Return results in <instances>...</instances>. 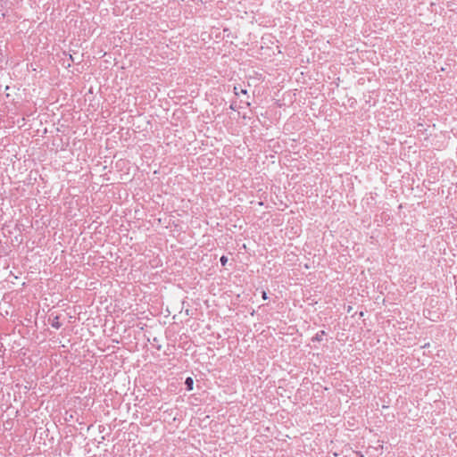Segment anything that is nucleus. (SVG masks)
Returning <instances> with one entry per match:
<instances>
[{
    "mask_svg": "<svg viewBox=\"0 0 457 457\" xmlns=\"http://www.w3.org/2000/svg\"><path fill=\"white\" fill-rule=\"evenodd\" d=\"M227 31H228V29H223V32H224V33H226Z\"/></svg>",
    "mask_w": 457,
    "mask_h": 457,
    "instance_id": "0eeeda50",
    "label": "nucleus"
},
{
    "mask_svg": "<svg viewBox=\"0 0 457 457\" xmlns=\"http://www.w3.org/2000/svg\"><path fill=\"white\" fill-rule=\"evenodd\" d=\"M234 93L235 95L238 96L239 94L246 95L247 96V90L243 89L241 86H235L234 87Z\"/></svg>",
    "mask_w": 457,
    "mask_h": 457,
    "instance_id": "20e7f679",
    "label": "nucleus"
},
{
    "mask_svg": "<svg viewBox=\"0 0 457 457\" xmlns=\"http://www.w3.org/2000/svg\"><path fill=\"white\" fill-rule=\"evenodd\" d=\"M59 315H55L51 318V316L48 319V321L50 322L51 326L56 329L60 328L62 327V323L59 321Z\"/></svg>",
    "mask_w": 457,
    "mask_h": 457,
    "instance_id": "f257e3e1",
    "label": "nucleus"
},
{
    "mask_svg": "<svg viewBox=\"0 0 457 457\" xmlns=\"http://www.w3.org/2000/svg\"><path fill=\"white\" fill-rule=\"evenodd\" d=\"M262 297L263 300H267L269 297H268V295L265 291H262Z\"/></svg>",
    "mask_w": 457,
    "mask_h": 457,
    "instance_id": "423d86ee",
    "label": "nucleus"
},
{
    "mask_svg": "<svg viewBox=\"0 0 457 457\" xmlns=\"http://www.w3.org/2000/svg\"><path fill=\"white\" fill-rule=\"evenodd\" d=\"M228 257L226 255H222L220 258V264L221 266H225L228 262Z\"/></svg>",
    "mask_w": 457,
    "mask_h": 457,
    "instance_id": "39448f33",
    "label": "nucleus"
},
{
    "mask_svg": "<svg viewBox=\"0 0 457 457\" xmlns=\"http://www.w3.org/2000/svg\"><path fill=\"white\" fill-rule=\"evenodd\" d=\"M185 386L187 391H192L194 388V379L191 377H187L185 379Z\"/></svg>",
    "mask_w": 457,
    "mask_h": 457,
    "instance_id": "f03ea898",
    "label": "nucleus"
},
{
    "mask_svg": "<svg viewBox=\"0 0 457 457\" xmlns=\"http://www.w3.org/2000/svg\"><path fill=\"white\" fill-rule=\"evenodd\" d=\"M70 59L73 62L72 55L70 54Z\"/></svg>",
    "mask_w": 457,
    "mask_h": 457,
    "instance_id": "6e6552de",
    "label": "nucleus"
},
{
    "mask_svg": "<svg viewBox=\"0 0 457 457\" xmlns=\"http://www.w3.org/2000/svg\"><path fill=\"white\" fill-rule=\"evenodd\" d=\"M326 335V332L324 330H320L313 337L312 341H318L320 342L323 339V337Z\"/></svg>",
    "mask_w": 457,
    "mask_h": 457,
    "instance_id": "7ed1b4c3",
    "label": "nucleus"
}]
</instances>
